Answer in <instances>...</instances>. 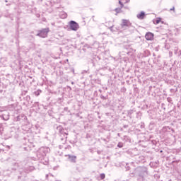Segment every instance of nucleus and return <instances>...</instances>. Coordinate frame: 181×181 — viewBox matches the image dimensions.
Segmentation results:
<instances>
[{
	"instance_id": "nucleus-1",
	"label": "nucleus",
	"mask_w": 181,
	"mask_h": 181,
	"mask_svg": "<svg viewBox=\"0 0 181 181\" xmlns=\"http://www.w3.org/2000/svg\"><path fill=\"white\" fill-rule=\"evenodd\" d=\"M69 28L71 30H74V32H77L78 29H80V25L78 23L74 21H71L69 22Z\"/></svg>"
},
{
	"instance_id": "nucleus-2",
	"label": "nucleus",
	"mask_w": 181,
	"mask_h": 181,
	"mask_svg": "<svg viewBox=\"0 0 181 181\" xmlns=\"http://www.w3.org/2000/svg\"><path fill=\"white\" fill-rule=\"evenodd\" d=\"M122 23L120 25L122 29H125V26L127 28H130V26H132V23L129 21V20L122 19Z\"/></svg>"
},
{
	"instance_id": "nucleus-3",
	"label": "nucleus",
	"mask_w": 181,
	"mask_h": 181,
	"mask_svg": "<svg viewBox=\"0 0 181 181\" xmlns=\"http://www.w3.org/2000/svg\"><path fill=\"white\" fill-rule=\"evenodd\" d=\"M47 33H49V28H44L37 34V36H40V37H47Z\"/></svg>"
},
{
	"instance_id": "nucleus-4",
	"label": "nucleus",
	"mask_w": 181,
	"mask_h": 181,
	"mask_svg": "<svg viewBox=\"0 0 181 181\" xmlns=\"http://www.w3.org/2000/svg\"><path fill=\"white\" fill-rule=\"evenodd\" d=\"M66 157H68V158L69 159L70 162H71L72 163H76V160L77 159V156H71V155H65Z\"/></svg>"
},
{
	"instance_id": "nucleus-5",
	"label": "nucleus",
	"mask_w": 181,
	"mask_h": 181,
	"mask_svg": "<svg viewBox=\"0 0 181 181\" xmlns=\"http://www.w3.org/2000/svg\"><path fill=\"white\" fill-rule=\"evenodd\" d=\"M146 40H153V33H147L145 35Z\"/></svg>"
},
{
	"instance_id": "nucleus-6",
	"label": "nucleus",
	"mask_w": 181,
	"mask_h": 181,
	"mask_svg": "<svg viewBox=\"0 0 181 181\" xmlns=\"http://www.w3.org/2000/svg\"><path fill=\"white\" fill-rule=\"evenodd\" d=\"M145 12L144 11H141L140 12V13L136 15V18L137 19H139L140 21H142L143 19H145Z\"/></svg>"
},
{
	"instance_id": "nucleus-7",
	"label": "nucleus",
	"mask_w": 181,
	"mask_h": 181,
	"mask_svg": "<svg viewBox=\"0 0 181 181\" xmlns=\"http://www.w3.org/2000/svg\"><path fill=\"white\" fill-rule=\"evenodd\" d=\"M124 146V144L122 142H119L117 144L118 148H122Z\"/></svg>"
},
{
	"instance_id": "nucleus-8",
	"label": "nucleus",
	"mask_w": 181,
	"mask_h": 181,
	"mask_svg": "<svg viewBox=\"0 0 181 181\" xmlns=\"http://www.w3.org/2000/svg\"><path fill=\"white\" fill-rule=\"evenodd\" d=\"M40 93H42V90H37L35 92V95H37V97L40 95Z\"/></svg>"
},
{
	"instance_id": "nucleus-9",
	"label": "nucleus",
	"mask_w": 181,
	"mask_h": 181,
	"mask_svg": "<svg viewBox=\"0 0 181 181\" xmlns=\"http://www.w3.org/2000/svg\"><path fill=\"white\" fill-rule=\"evenodd\" d=\"M100 179H101V180H104V179H105V174H104V173H102V174H100Z\"/></svg>"
},
{
	"instance_id": "nucleus-10",
	"label": "nucleus",
	"mask_w": 181,
	"mask_h": 181,
	"mask_svg": "<svg viewBox=\"0 0 181 181\" xmlns=\"http://www.w3.org/2000/svg\"><path fill=\"white\" fill-rule=\"evenodd\" d=\"M160 21H161L160 18H157L156 21V23L157 25L159 24V23H160Z\"/></svg>"
},
{
	"instance_id": "nucleus-11",
	"label": "nucleus",
	"mask_w": 181,
	"mask_h": 181,
	"mask_svg": "<svg viewBox=\"0 0 181 181\" xmlns=\"http://www.w3.org/2000/svg\"><path fill=\"white\" fill-rule=\"evenodd\" d=\"M62 18V19H64V18H67V13H64Z\"/></svg>"
},
{
	"instance_id": "nucleus-12",
	"label": "nucleus",
	"mask_w": 181,
	"mask_h": 181,
	"mask_svg": "<svg viewBox=\"0 0 181 181\" xmlns=\"http://www.w3.org/2000/svg\"><path fill=\"white\" fill-rule=\"evenodd\" d=\"M119 5H121L122 8L124 6V4H122V2H121V1H119Z\"/></svg>"
},
{
	"instance_id": "nucleus-13",
	"label": "nucleus",
	"mask_w": 181,
	"mask_h": 181,
	"mask_svg": "<svg viewBox=\"0 0 181 181\" xmlns=\"http://www.w3.org/2000/svg\"><path fill=\"white\" fill-rule=\"evenodd\" d=\"M119 11H121L119 8H116V9H115V11L117 12V13H119Z\"/></svg>"
},
{
	"instance_id": "nucleus-14",
	"label": "nucleus",
	"mask_w": 181,
	"mask_h": 181,
	"mask_svg": "<svg viewBox=\"0 0 181 181\" xmlns=\"http://www.w3.org/2000/svg\"><path fill=\"white\" fill-rule=\"evenodd\" d=\"M112 28H114V25L109 28V29H110V30H111V32H112Z\"/></svg>"
},
{
	"instance_id": "nucleus-15",
	"label": "nucleus",
	"mask_w": 181,
	"mask_h": 181,
	"mask_svg": "<svg viewBox=\"0 0 181 181\" xmlns=\"http://www.w3.org/2000/svg\"><path fill=\"white\" fill-rule=\"evenodd\" d=\"M65 149H71V146H68L66 148H65Z\"/></svg>"
},
{
	"instance_id": "nucleus-16",
	"label": "nucleus",
	"mask_w": 181,
	"mask_h": 181,
	"mask_svg": "<svg viewBox=\"0 0 181 181\" xmlns=\"http://www.w3.org/2000/svg\"><path fill=\"white\" fill-rule=\"evenodd\" d=\"M170 11H173L175 12V6L170 9Z\"/></svg>"
},
{
	"instance_id": "nucleus-17",
	"label": "nucleus",
	"mask_w": 181,
	"mask_h": 181,
	"mask_svg": "<svg viewBox=\"0 0 181 181\" xmlns=\"http://www.w3.org/2000/svg\"><path fill=\"white\" fill-rule=\"evenodd\" d=\"M127 2H129V0H127Z\"/></svg>"
},
{
	"instance_id": "nucleus-18",
	"label": "nucleus",
	"mask_w": 181,
	"mask_h": 181,
	"mask_svg": "<svg viewBox=\"0 0 181 181\" xmlns=\"http://www.w3.org/2000/svg\"><path fill=\"white\" fill-rule=\"evenodd\" d=\"M5 2H8V1H7V0H6V1H5Z\"/></svg>"
}]
</instances>
